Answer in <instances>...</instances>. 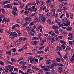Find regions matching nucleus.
I'll list each match as a JSON object with an SVG mask.
<instances>
[{
  "mask_svg": "<svg viewBox=\"0 0 74 74\" xmlns=\"http://www.w3.org/2000/svg\"><path fill=\"white\" fill-rule=\"evenodd\" d=\"M39 19H40L41 18L43 22H45L46 20V18H45V15H43L42 14H39Z\"/></svg>",
  "mask_w": 74,
  "mask_h": 74,
  "instance_id": "nucleus-1",
  "label": "nucleus"
},
{
  "mask_svg": "<svg viewBox=\"0 0 74 74\" xmlns=\"http://www.w3.org/2000/svg\"><path fill=\"white\" fill-rule=\"evenodd\" d=\"M25 20L26 21L25 22V25H28V24H29V22H30L32 21L31 18L29 17H26Z\"/></svg>",
  "mask_w": 74,
  "mask_h": 74,
  "instance_id": "nucleus-2",
  "label": "nucleus"
},
{
  "mask_svg": "<svg viewBox=\"0 0 74 74\" xmlns=\"http://www.w3.org/2000/svg\"><path fill=\"white\" fill-rule=\"evenodd\" d=\"M9 34L10 35H12L13 37H17V36H18L17 33L14 32H12L11 33H9Z\"/></svg>",
  "mask_w": 74,
  "mask_h": 74,
  "instance_id": "nucleus-3",
  "label": "nucleus"
},
{
  "mask_svg": "<svg viewBox=\"0 0 74 74\" xmlns=\"http://www.w3.org/2000/svg\"><path fill=\"white\" fill-rule=\"evenodd\" d=\"M9 72H12V70H13V69H14V67L12 66H9Z\"/></svg>",
  "mask_w": 74,
  "mask_h": 74,
  "instance_id": "nucleus-4",
  "label": "nucleus"
},
{
  "mask_svg": "<svg viewBox=\"0 0 74 74\" xmlns=\"http://www.w3.org/2000/svg\"><path fill=\"white\" fill-rule=\"evenodd\" d=\"M12 5L11 4H8L4 6L5 8H11L12 7Z\"/></svg>",
  "mask_w": 74,
  "mask_h": 74,
  "instance_id": "nucleus-5",
  "label": "nucleus"
},
{
  "mask_svg": "<svg viewBox=\"0 0 74 74\" xmlns=\"http://www.w3.org/2000/svg\"><path fill=\"white\" fill-rule=\"evenodd\" d=\"M70 22L69 21H68L66 22V23H65L64 25V26H70Z\"/></svg>",
  "mask_w": 74,
  "mask_h": 74,
  "instance_id": "nucleus-6",
  "label": "nucleus"
},
{
  "mask_svg": "<svg viewBox=\"0 0 74 74\" xmlns=\"http://www.w3.org/2000/svg\"><path fill=\"white\" fill-rule=\"evenodd\" d=\"M38 38L39 39H40V41H41V40H42L41 38L42 37V34L40 33L38 34Z\"/></svg>",
  "mask_w": 74,
  "mask_h": 74,
  "instance_id": "nucleus-7",
  "label": "nucleus"
},
{
  "mask_svg": "<svg viewBox=\"0 0 74 74\" xmlns=\"http://www.w3.org/2000/svg\"><path fill=\"white\" fill-rule=\"evenodd\" d=\"M20 64L21 66H25L26 64V62L23 61H21L20 62Z\"/></svg>",
  "mask_w": 74,
  "mask_h": 74,
  "instance_id": "nucleus-8",
  "label": "nucleus"
},
{
  "mask_svg": "<svg viewBox=\"0 0 74 74\" xmlns=\"http://www.w3.org/2000/svg\"><path fill=\"white\" fill-rule=\"evenodd\" d=\"M59 42L62 44L63 45H66V42L65 41L63 40H60L59 41Z\"/></svg>",
  "mask_w": 74,
  "mask_h": 74,
  "instance_id": "nucleus-9",
  "label": "nucleus"
},
{
  "mask_svg": "<svg viewBox=\"0 0 74 74\" xmlns=\"http://www.w3.org/2000/svg\"><path fill=\"white\" fill-rule=\"evenodd\" d=\"M63 70V68L61 67H59L58 70V71L59 73H62V70Z\"/></svg>",
  "mask_w": 74,
  "mask_h": 74,
  "instance_id": "nucleus-10",
  "label": "nucleus"
},
{
  "mask_svg": "<svg viewBox=\"0 0 74 74\" xmlns=\"http://www.w3.org/2000/svg\"><path fill=\"white\" fill-rule=\"evenodd\" d=\"M48 68H49V69H54V68H55V66H54V65L53 64L49 65Z\"/></svg>",
  "mask_w": 74,
  "mask_h": 74,
  "instance_id": "nucleus-11",
  "label": "nucleus"
},
{
  "mask_svg": "<svg viewBox=\"0 0 74 74\" xmlns=\"http://www.w3.org/2000/svg\"><path fill=\"white\" fill-rule=\"evenodd\" d=\"M59 9L57 10V11H60V12H62V6L60 5L59 6Z\"/></svg>",
  "mask_w": 74,
  "mask_h": 74,
  "instance_id": "nucleus-12",
  "label": "nucleus"
},
{
  "mask_svg": "<svg viewBox=\"0 0 74 74\" xmlns=\"http://www.w3.org/2000/svg\"><path fill=\"white\" fill-rule=\"evenodd\" d=\"M57 49H56V51H60V50H62V48L60 46H57L56 47Z\"/></svg>",
  "mask_w": 74,
  "mask_h": 74,
  "instance_id": "nucleus-13",
  "label": "nucleus"
},
{
  "mask_svg": "<svg viewBox=\"0 0 74 74\" xmlns=\"http://www.w3.org/2000/svg\"><path fill=\"white\" fill-rule=\"evenodd\" d=\"M51 0H47L46 1V4L47 5H51Z\"/></svg>",
  "mask_w": 74,
  "mask_h": 74,
  "instance_id": "nucleus-14",
  "label": "nucleus"
},
{
  "mask_svg": "<svg viewBox=\"0 0 74 74\" xmlns=\"http://www.w3.org/2000/svg\"><path fill=\"white\" fill-rule=\"evenodd\" d=\"M51 60L49 59H48L46 60V64H49V63H51Z\"/></svg>",
  "mask_w": 74,
  "mask_h": 74,
  "instance_id": "nucleus-15",
  "label": "nucleus"
},
{
  "mask_svg": "<svg viewBox=\"0 0 74 74\" xmlns=\"http://www.w3.org/2000/svg\"><path fill=\"white\" fill-rule=\"evenodd\" d=\"M52 28L53 29H58V27L56 25H53L52 27Z\"/></svg>",
  "mask_w": 74,
  "mask_h": 74,
  "instance_id": "nucleus-16",
  "label": "nucleus"
},
{
  "mask_svg": "<svg viewBox=\"0 0 74 74\" xmlns=\"http://www.w3.org/2000/svg\"><path fill=\"white\" fill-rule=\"evenodd\" d=\"M32 69H34V70H36V71L39 70V69H38V68H37L36 66H32Z\"/></svg>",
  "mask_w": 74,
  "mask_h": 74,
  "instance_id": "nucleus-17",
  "label": "nucleus"
},
{
  "mask_svg": "<svg viewBox=\"0 0 74 74\" xmlns=\"http://www.w3.org/2000/svg\"><path fill=\"white\" fill-rule=\"evenodd\" d=\"M4 70L6 73H7V72H8L7 71L9 70V66H6V67L5 68Z\"/></svg>",
  "mask_w": 74,
  "mask_h": 74,
  "instance_id": "nucleus-18",
  "label": "nucleus"
},
{
  "mask_svg": "<svg viewBox=\"0 0 74 74\" xmlns=\"http://www.w3.org/2000/svg\"><path fill=\"white\" fill-rule=\"evenodd\" d=\"M37 43H38V42L37 41H36L35 42H32V44H33V45H37Z\"/></svg>",
  "mask_w": 74,
  "mask_h": 74,
  "instance_id": "nucleus-19",
  "label": "nucleus"
},
{
  "mask_svg": "<svg viewBox=\"0 0 74 74\" xmlns=\"http://www.w3.org/2000/svg\"><path fill=\"white\" fill-rule=\"evenodd\" d=\"M72 29V27H68L66 28V30H68V31H71V30Z\"/></svg>",
  "mask_w": 74,
  "mask_h": 74,
  "instance_id": "nucleus-20",
  "label": "nucleus"
},
{
  "mask_svg": "<svg viewBox=\"0 0 74 74\" xmlns=\"http://www.w3.org/2000/svg\"><path fill=\"white\" fill-rule=\"evenodd\" d=\"M12 14L14 16H16L17 15H18V13L15 12H12Z\"/></svg>",
  "mask_w": 74,
  "mask_h": 74,
  "instance_id": "nucleus-21",
  "label": "nucleus"
},
{
  "mask_svg": "<svg viewBox=\"0 0 74 74\" xmlns=\"http://www.w3.org/2000/svg\"><path fill=\"white\" fill-rule=\"evenodd\" d=\"M51 35L52 36H55L56 37L57 36V35H56V34H55V32H52Z\"/></svg>",
  "mask_w": 74,
  "mask_h": 74,
  "instance_id": "nucleus-22",
  "label": "nucleus"
},
{
  "mask_svg": "<svg viewBox=\"0 0 74 74\" xmlns=\"http://www.w3.org/2000/svg\"><path fill=\"white\" fill-rule=\"evenodd\" d=\"M44 52L42 51H40L37 52L36 53H38L39 54L42 53H43Z\"/></svg>",
  "mask_w": 74,
  "mask_h": 74,
  "instance_id": "nucleus-23",
  "label": "nucleus"
},
{
  "mask_svg": "<svg viewBox=\"0 0 74 74\" xmlns=\"http://www.w3.org/2000/svg\"><path fill=\"white\" fill-rule=\"evenodd\" d=\"M44 70H45V71H51L49 69L47 68H44Z\"/></svg>",
  "mask_w": 74,
  "mask_h": 74,
  "instance_id": "nucleus-24",
  "label": "nucleus"
},
{
  "mask_svg": "<svg viewBox=\"0 0 74 74\" xmlns=\"http://www.w3.org/2000/svg\"><path fill=\"white\" fill-rule=\"evenodd\" d=\"M51 72L53 74H55L56 73V71L53 69H52L51 70Z\"/></svg>",
  "mask_w": 74,
  "mask_h": 74,
  "instance_id": "nucleus-25",
  "label": "nucleus"
},
{
  "mask_svg": "<svg viewBox=\"0 0 74 74\" xmlns=\"http://www.w3.org/2000/svg\"><path fill=\"white\" fill-rule=\"evenodd\" d=\"M49 50V47H47L45 49V52H47V51H48Z\"/></svg>",
  "mask_w": 74,
  "mask_h": 74,
  "instance_id": "nucleus-26",
  "label": "nucleus"
},
{
  "mask_svg": "<svg viewBox=\"0 0 74 74\" xmlns=\"http://www.w3.org/2000/svg\"><path fill=\"white\" fill-rule=\"evenodd\" d=\"M6 52L7 53V54L9 55L11 54V52L10 51H6Z\"/></svg>",
  "mask_w": 74,
  "mask_h": 74,
  "instance_id": "nucleus-27",
  "label": "nucleus"
},
{
  "mask_svg": "<svg viewBox=\"0 0 74 74\" xmlns=\"http://www.w3.org/2000/svg\"><path fill=\"white\" fill-rule=\"evenodd\" d=\"M54 32L55 33L57 34H59V32L58 30H54Z\"/></svg>",
  "mask_w": 74,
  "mask_h": 74,
  "instance_id": "nucleus-28",
  "label": "nucleus"
},
{
  "mask_svg": "<svg viewBox=\"0 0 74 74\" xmlns=\"http://www.w3.org/2000/svg\"><path fill=\"white\" fill-rule=\"evenodd\" d=\"M16 59H13V58H11V61L12 62H16Z\"/></svg>",
  "mask_w": 74,
  "mask_h": 74,
  "instance_id": "nucleus-29",
  "label": "nucleus"
},
{
  "mask_svg": "<svg viewBox=\"0 0 74 74\" xmlns=\"http://www.w3.org/2000/svg\"><path fill=\"white\" fill-rule=\"evenodd\" d=\"M73 37V36H70L69 37H68V40H73V39H72V38Z\"/></svg>",
  "mask_w": 74,
  "mask_h": 74,
  "instance_id": "nucleus-30",
  "label": "nucleus"
},
{
  "mask_svg": "<svg viewBox=\"0 0 74 74\" xmlns=\"http://www.w3.org/2000/svg\"><path fill=\"white\" fill-rule=\"evenodd\" d=\"M35 62L34 59H31L30 60V62L32 63H33Z\"/></svg>",
  "mask_w": 74,
  "mask_h": 74,
  "instance_id": "nucleus-31",
  "label": "nucleus"
},
{
  "mask_svg": "<svg viewBox=\"0 0 74 74\" xmlns=\"http://www.w3.org/2000/svg\"><path fill=\"white\" fill-rule=\"evenodd\" d=\"M64 72L65 74H67L68 73V69L67 68H66L64 70Z\"/></svg>",
  "mask_w": 74,
  "mask_h": 74,
  "instance_id": "nucleus-32",
  "label": "nucleus"
},
{
  "mask_svg": "<svg viewBox=\"0 0 74 74\" xmlns=\"http://www.w3.org/2000/svg\"><path fill=\"white\" fill-rule=\"evenodd\" d=\"M62 22H67V18H65L62 20Z\"/></svg>",
  "mask_w": 74,
  "mask_h": 74,
  "instance_id": "nucleus-33",
  "label": "nucleus"
},
{
  "mask_svg": "<svg viewBox=\"0 0 74 74\" xmlns=\"http://www.w3.org/2000/svg\"><path fill=\"white\" fill-rule=\"evenodd\" d=\"M32 40H37L38 39V38L37 37H32Z\"/></svg>",
  "mask_w": 74,
  "mask_h": 74,
  "instance_id": "nucleus-34",
  "label": "nucleus"
},
{
  "mask_svg": "<svg viewBox=\"0 0 74 74\" xmlns=\"http://www.w3.org/2000/svg\"><path fill=\"white\" fill-rule=\"evenodd\" d=\"M38 20V19H37V17L36 16H35V19H34L35 23V22H37Z\"/></svg>",
  "mask_w": 74,
  "mask_h": 74,
  "instance_id": "nucleus-35",
  "label": "nucleus"
},
{
  "mask_svg": "<svg viewBox=\"0 0 74 74\" xmlns=\"http://www.w3.org/2000/svg\"><path fill=\"white\" fill-rule=\"evenodd\" d=\"M36 3L37 5H39L40 4L39 0H36Z\"/></svg>",
  "mask_w": 74,
  "mask_h": 74,
  "instance_id": "nucleus-36",
  "label": "nucleus"
},
{
  "mask_svg": "<svg viewBox=\"0 0 74 74\" xmlns=\"http://www.w3.org/2000/svg\"><path fill=\"white\" fill-rule=\"evenodd\" d=\"M30 29H31V27H30L28 26L27 27V30L28 31H29V30H30Z\"/></svg>",
  "mask_w": 74,
  "mask_h": 74,
  "instance_id": "nucleus-37",
  "label": "nucleus"
},
{
  "mask_svg": "<svg viewBox=\"0 0 74 74\" xmlns=\"http://www.w3.org/2000/svg\"><path fill=\"white\" fill-rule=\"evenodd\" d=\"M29 12L27 10H26L25 12H24V14L25 15H27V14H28Z\"/></svg>",
  "mask_w": 74,
  "mask_h": 74,
  "instance_id": "nucleus-38",
  "label": "nucleus"
},
{
  "mask_svg": "<svg viewBox=\"0 0 74 74\" xmlns=\"http://www.w3.org/2000/svg\"><path fill=\"white\" fill-rule=\"evenodd\" d=\"M47 22L49 24H51V23H52V22L51 21V20H49V19H48L47 20Z\"/></svg>",
  "mask_w": 74,
  "mask_h": 74,
  "instance_id": "nucleus-39",
  "label": "nucleus"
},
{
  "mask_svg": "<svg viewBox=\"0 0 74 74\" xmlns=\"http://www.w3.org/2000/svg\"><path fill=\"white\" fill-rule=\"evenodd\" d=\"M64 25V23H62V24L61 25H60L59 26V27H63V26Z\"/></svg>",
  "mask_w": 74,
  "mask_h": 74,
  "instance_id": "nucleus-40",
  "label": "nucleus"
},
{
  "mask_svg": "<svg viewBox=\"0 0 74 74\" xmlns=\"http://www.w3.org/2000/svg\"><path fill=\"white\" fill-rule=\"evenodd\" d=\"M56 60L57 61V62H60V58H56Z\"/></svg>",
  "mask_w": 74,
  "mask_h": 74,
  "instance_id": "nucleus-41",
  "label": "nucleus"
},
{
  "mask_svg": "<svg viewBox=\"0 0 74 74\" xmlns=\"http://www.w3.org/2000/svg\"><path fill=\"white\" fill-rule=\"evenodd\" d=\"M67 51L69 52V51H70V47L69 46H67L66 48Z\"/></svg>",
  "mask_w": 74,
  "mask_h": 74,
  "instance_id": "nucleus-42",
  "label": "nucleus"
},
{
  "mask_svg": "<svg viewBox=\"0 0 74 74\" xmlns=\"http://www.w3.org/2000/svg\"><path fill=\"white\" fill-rule=\"evenodd\" d=\"M45 40H46V38H45V40H43L42 39V40H41V41H42V43L43 44H44V42H45Z\"/></svg>",
  "mask_w": 74,
  "mask_h": 74,
  "instance_id": "nucleus-43",
  "label": "nucleus"
},
{
  "mask_svg": "<svg viewBox=\"0 0 74 74\" xmlns=\"http://www.w3.org/2000/svg\"><path fill=\"white\" fill-rule=\"evenodd\" d=\"M0 64L1 65H4V64L2 61H0Z\"/></svg>",
  "mask_w": 74,
  "mask_h": 74,
  "instance_id": "nucleus-44",
  "label": "nucleus"
},
{
  "mask_svg": "<svg viewBox=\"0 0 74 74\" xmlns=\"http://www.w3.org/2000/svg\"><path fill=\"white\" fill-rule=\"evenodd\" d=\"M61 47L63 48L64 50L65 49V48H66V47L65 46H63V45H61Z\"/></svg>",
  "mask_w": 74,
  "mask_h": 74,
  "instance_id": "nucleus-45",
  "label": "nucleus"
},
{
  "mask_svg": "<svg viewBox=\"0 0 74 74\" xmlns=\"http://www.w3.org/2000/svg\"><path fill=\"white\" fill-rule=\"evenodd\" d=\"M27 40V38L26 37L23 38V41H26Z\"/></svg>",
  "mask_w": 74,
  "mask_h": 74,
  "instance_id": "nucleus-46",
  "label": "nucleus"
},
{
  "mask_svg": "<svg viewBox=\"0 0 74 74\" xmlns=\"http://www.w3.org/2000/svg\"><path fill=\"white\" fill-rule=\"evenodd\" d=\"M60 58L61 59L62 62H64V59H63V58H62V57H61Z\"/></svg>",
  "mask_w": 74,
  "mask_h": 74,
  "instance_id": "nucleus-47",
  "label": "nucleus"
},
{
  "mask_svg": "<svg viewBox=\"0 0 74 74\" xmlns=\"http://www.w3.org/2000/svg\"><path fill=\"white\" fill-rule=\"evenodd\" d=\"M32 11H33L36 12L37 11V8H36L35 9H34L33 10H32Z\"/></svg>",
  "mask_w": 74,
  "mask_h": 74,
  "instance_id": "nucleus-48",
  "label": "nucleus"
},
{
  "mask_svg": "<svg viewBox=\"0 0 74 74\" xmlns=\"http://www.w3.org/2000/svg\"><path fill=\"white\" fill-rule=\"evenodd\" d=\"M12 50L13 51V52H16V48H13L12 49Z\"/></svg>",
  "mask_w": 74,
  "mask_h": 74,
  "instance_id": "nucleus-49",
  "label": "nucleus"
},
{
  "mask_svg": "<svg viewBox=\"0 0 74 74\" xmlns=\"http://www.w3.org/2000/svg\"><path fill=\"white\" fill-rule=\"evenodd\" d=\"M23 51V49L21 48L19 49L18 50V52H21V51Z\"/></svg>",
  "mask_w": 74,
  "mask_h": 74,
  "instance_id": "nucleus-50",
  "label": "nucleus"
},
{
  "mask_svg": "<svg viewBox=\"0 0 74 74\" xmlns=\"http://www.w3.org/2000/svg\"><path fill=\"white\" fill-rule=\"evenodd\" d=\"M64 59H66L67 58V54L65 55L63 57Z\"/></svg>",
  "mask_w": 74,
  "mask_h": 74,
  "instance_id": "nucleus-51",
  "label": "nucleus"
},
{
  "mask_svg": "<svg viewBox=\"0 0 74 74\" xmlns=\"http://www.w3.org/2000/svg\"><path fill=\"white\" fill-rule=\"evenodd\" d=\"M13 10L14 11L15 10H17V8L15 7H14L13 8Z\"/></svg>",
  "mask_w": 74,
  "mask_h": 74,
  "instance_id": "nucleus-52",
  "label": "nucleus"
},
{
  "mask_svg": "<svg viewBox=\"0 0 74 74\" xmlns=\"http://www.w3.org/2000/svg\"><path fill=\"white\" fill-rule=\"evenodd\" d=\"M59 67H63V64H60L58 65Z\"/></svg>",
  "mask_w": 74,
  "mask_h": 74,
  "instance_id": "nucleus-53",
  "label": "nucleus"
},
{
  "mask_svg": "<svg viewBox=\"0 0 74 74\" xmlns=\"http://www.w3.org/2000/svg\"><path fill=\"white\" fill-rule=\"evenodd\" d=\"M73 15L72 14H70V18H73Z\"/></svg>",
  "mask_w": 74,
  "mask_h": 74,
  "instance_id": "nucleus-54",
  "label": "nucleus"
},
{
  "mask_svg": "<svg viewBox=\"0 0 74 74\" xmlns=\"http://www.w3.org/2000/svg\"><path fill=\"white\" fill-rule=\"evenodd\" d=\"M19 73H21V74H25V73L23 72H22V71H21V70H19Z\"/></svg>",
  "mask_w": 74,
  "mask_h": 74,
  "instance_id": "nucleus-55",
  "label": "nucleus"
},
{
  "mask_svg": "<svg viewBox=\"0 0 74 74\" xmlns=\"http://www.w3.org/2000/svg\"><path fill=\"white\" fill-rule=\"evenodd\" d=\"M33 23H34V22H31L30 24H29V26H32L33 25Z\"/></svg>",
  "mask_w": 74,
  "mask_h": 74,
  "instance_id": "nucleus-56",
  "label": "nucleus"
},
{
  "mask_svg": "<svg viewBox=\"0 0 74 74\" xmlns=\"http://www.w3.org/2000/svg\"><path fill=\"white\" fill-rule=\"evenodd\" d=\"M14 71H18V69L16 68H14Z\"/></svg>",
  "mask_w": 74,
  "mask_h": 74,
  "instance_id": "nucleus-57",
  "label": "nucleus"
},
{
  "mask_svg": "<svg viewBox=\"0 0 74 74\" xmlns=\"http://www.w3.org/2000/svg\"><path fill=\"white\" fill-rule=\"evenodd\" d=\"M74 58H71L70 59V61L72 63H73V61H74Z\"/></svg>",
  "mask_w": 74,
  "mask_h": 74,
  "instance_id": "nucleus-58",
  "label": "nucleus"
},
{
  "mask_svg": "<svg viewBox=\"0 0 74 74\" xmlns=\"http://www.w3.org/2000/svg\"><path fill=\"white\" fill-rule=\"evenodd\" d=\"M58 37L59 38H60L61 39H62V38H63V36H59Z\"/></svg>",
  "mask_w": 74,
  "mask_h": 74,
  "instance_id": "nucleus-59",
  "label": "nucleus"
},
{
  "mask_svg": "<svg viewBox=\"0 0 74 74\" xmlns=\"http://www.w3.org/2000/svg\"><path fill=\"white\" fill-rule=\"evenodd\" d=\"M41 5H42V7H44V3L43 2V1H42L41 3Z\"/></svg>",
  "mask_w": 74,
  "mask_h": 74,
  "instance_id": "nucleus-60",
  "label": "nucleus"
},
{
  "mask_svg": "<svg viewBox=\"0 0 74 74\" xmlns=\"http://www.w3.org/2000/svg\"><path fill=\"white\" fill-rule=\"evenodd\" d=\"M27 70L28 71V72H29V73H32V70H31L30 69H27Z\"/></svg>",
  "mask_w": 74,
  "mask_h": 74,
  "instance_id": "nucleus-61",
  "label": "nucleus"
},
{
  "mask_svg": "<svg viewBox=\"0 0 74 74\" xmlns=\"http://www.w3.org/2000/svg\"><path fill=\"white\" fill-rule=\"evenodd\" d=\"M13 55H18V53H13Z\"/></svg>",
  "mask_w": 74,
  "mask_h": 74,
  "instance_id": "nucleus-62",
  "label": "nucleus"
},
{
  "mask_svg": "<svg viewBox=\"0 0 74 74\" xmlns=\"http://www.w3.org/2000/svg\"><path fill=\"white\" fill-rule=\"evenodd\" d=\"M69 44H70V45H71L73 44V41H69Z\"/></svg>",
  "mask_w": 74,
  "mask_h": 74,
  "instance_id": "nucleus-63",
  "label": "nucleus"
},
{
  "mask_svg": "<svg viewBox=\"0 0 74 74\" xmlns=\"http://www.w3.org/2000/svg\"><path fill=\"white\" fill-rule=\"evenodd\" d=\"M32 65L30 64H29L28 65V67H32Z\"/></svg>",
  "mask_w": 74,
  "mask_h": 74,
  "instance_id": "nucleus-64",
  "label": "nucleus"
}]
</instances>
